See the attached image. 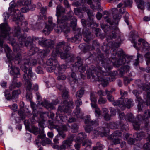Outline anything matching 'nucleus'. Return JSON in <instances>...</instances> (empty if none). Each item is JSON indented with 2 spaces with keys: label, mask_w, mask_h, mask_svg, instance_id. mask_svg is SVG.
Segmentation results:
<instances>
[{
  "label": "nucleus",
  "mask_w": 150,
  "mask_h": 150,
  "mask_svg": "<svg viewBox=\"0 0 150 150\" xmlns=\"http://www.w3.org/2000/svg\"><path fill=\"white\" fill-rule=\"evenodd\" d=\"M122 41L120 36H118L116 42H109L108 45H110L111 47L108 45L102 46L101 49L105 52L107 57L105 58L99 48H97L96 52L93 54H90L86 59L90 60L89 63L96 61L99 64H100L106 70L102 71V67L98 66L92 70L90 69H88L86 71L87 78L90 79L91 81L100 82L102 86L105 87L109 81H114L117 71H114L110 72L107 71V70L109 71L112 69L113 67L110 65L112 63L114 67H118L120 65H125L119 69L121 75H123L125 73L129 71L130 67L128 65L134 56L125 55L122 49L120 51H117L116 48L120 46Z\"/></svg>",
  "instance_id": "nucleus-1"
},
{
  "label": "nucleus",
  "mask_w": 150,
  "mask_h": 150,
  "mask_svg": "<svg viewBox=\"0 0 150 150\" xmlns=\"http://www.w3.org/2000/svg\"><path fill=\"white\" fill-rule=\"evenodd\" d=\"M15 17L13 20L16 22L17 26H15L13 31V36L11 37L10 35V28L8 27L6 23H3L0 25L1 37L4 40L7 39L12 45L17 50H21V48L24 46L29 49L28 55L29 56L33 55L38 53V55L42 59L47 55L49 52L45 50H40L34 44V40H37L42 47L46 48L52 49L54 45V42L50 39H47L43 37H38L34 36H29L26 38V37L24 35L21 34V32L20 25L21 26L22 22L21 20L24 18V17L20 10L15 9L13 10Z\"/></svg>",
  "instance_id": "nucleus-2"
},
{
  "label": "nucleus",
  "mask_w": 150,
  "mask_h": 150,
  "mask_svg": "<svg viewBox=\"0 0 150 150\" xmlns=\"http://www.w3.org/2000/svg\"><path fill=\"white\" fill-rule=\"evenodd\" d=\"M64 41L58 42L56 45V48L52 51V58L48 59L46 61V64L48 66H51L54 64L58 65L57 57L60 55L61 59H65L70 57L69 50L71 47L68 43L66 44Z\"/></svg>",
  "instance_id": "nucleus-3"
},
{
  "label": "nucleus",
  "mask_w": 150,
  "mask_h": 150,
  "mask_svg": "<svg viewBox=\"0 0 150 150\" xmlns=\"http://www.w3.org/2000/svg\"><path fill=\"white\" fill-rule=\"evenodd\" d=\"M65 9L62 6L58 5L56 8V16H57V22L58 24H61L59 26V28L55 29L57 33L63 32L65 34H67L70 31V28L69 25L68 21H71V25L74 24L76 25L77 20L75 16L70 15L72 13L70 12L68 14L67 16H63L61 20L58 18V17L60 16L62 13L65 12Z\"/></svg>",
  "instance_id": "nucleus-4"
},
{
  "label": "nucleus",
  "mask_w": 150,
  "mask_h": 150,
  "mask_svg": "<svg viewBox=\"0 0 150 150\" xmlns=\"http://www.w3.org/2000/svg\"><path fill=\"white\" fill-rule=\"evenodd\" d=\"M6 56L9 60L8 61H11L12 62H14L15 64L21 65L20 68L25 73L23 78L27 79L26 75H27L28 68L26 65L28 66H29L30 59H21V54L19 53H17L16 55L13 53L11 54L8 53L6 54Z\"/></svg>",
  "instance_id": "nucleus-5"
},
{
  "label": "nucleus",
  "mask_w": 150,
  "mask_h": 150,
  "mask_svg": "<svg viewBox=\"0 0 150 150\" xmlns=\"http://www.w3.org/2000/svg\"><path fill=\"white\" fill-rule=\"evenodd\" d=\"M81 23L83 26L85 27L82 30L84 40L86 42H88L91 40L92 38L90 30L86 27H90L93 28L98 27V24L96 23L93 21H92L90 22L87 21L84 19L81 20Z\"/></svg>",
  "instance_id": "nucleus-6"
},
{
  "label": "nucleus",
  "mask_w": 150,
  "mask_h": 150,
  "mask_svg": "<svg viewBox=\"0 0 150 150\" xmlns=\"http://www.w3.org/2000/svg\"><path fill=\"white\" fill-rule=\"evenodd\" d=\"M134 102L132 99H125L120 98L116 101L113 103V105L115 106L119 107L122 110H125L126 108L129 109L133 106Z\"/></svg>",
  "instance_id": "nucleus-7"
},
{
  "label": "nucleus",
  "mask_w": 150,
  "mask_h": 150,
  "mask_svg": "<svg viewBox=\"0 0 150 150\" xmlns=\"http://www.w3.org/2000/svg\"><path fill=\"white\" fill-rule=\"evenodd\" d=\"M145 133L141 131L140 132H136L133 135V138L132 137V134L124 133L123 135V139L126 141H140L144 138L145 136Z\"/></svg>",
  "instance_id": "nucleus-8"
},
{
  "label": "nucleus",
  "mask_w": 150,
  "mask_h": 150,
  "mask_svg": "<svg viewBox=\"0 0 150 150\" xmlns=\"http://www.w3.org/2000/svg\"><path fill=\"white\" fill-rule=\"evenodd\" d=\"M18 6L23 5V7L21 9L22 12L25 13L30 10H33L35 8V5L31 4V0H18L17 2Z\"/></svg>",
  "instance_id": "nucleus-9"
},
{
  "label": "nucleus",
  "mask_w": 150,
  "mask_h": 150,
  "mask_svg": "<svg viewBox=\"0 0 150 150\" xmlns=\"http://www.w3.org/2000/svg\"><path fill=\"white\" fill-rule=\"evenodd\" d=\"M43 113L40 114V118L38 121L39 126L40 127V132L41 133L40 135H38L37 138L38 139H41L42 141H51L48 138L46 137V134H44V126L45 120L43 116Z\"/></svg>",
  "instance_id": "nucleus-10"
},
{
  "label": "nucleus",
  "mask_w": 150,
  "mask_h": 150,
  "mask_svg": "<svg viewBox=\"0 0 150 150\" xmlns=\"http://www.w3.org/2000/svg\"><path fill=\"white\" fill-rule=\"evenodd\" d=\"M84 123L86 125L85 129L86 131L88 133H90L93 130V128L98 125V121L97 120H91V117L90 115H87L86 119L84 120Z\"/></svg>",
  "instance_id": "nucleus-11"
},
{
  "label": "nucleus",
  "mask_w": 150,
  "mask_h": 150,
  "mask_svg": "<svg viewBox=\"0 0 150 150\" xmlns=\"http://www.w3.org/2000/svg\"><path fill=\"white\" fill-rule=\"evenodd\" d=\"M63 103L65 104L62 106H59L58 108V111L64 113H68V115H70L71 112V110L70 108H73L74 107V102L72 100L68 102L67 100L63 101Z\"/></svg>",
  "instance_id": "nucleus-12"
},
{
  "label": "nucleus",
  "mask_w": 150,
  "mask_h": 150,
  "mask_svg": "<svg viewBox=\"0 0 150 150\" xmlns=\"http://www.w3.org/2000/svg\"><path fill=\"white\" fill-rule=\"evenodd\" d=\"M100 44L97 40H94L93 41L92 45L82 43L79 46V47L84 52H86L89 51H92L95 49L94 46H99Z\"/></svg>",
  "instance_id": "nucleus-13"
},
{
  "label": "nucleus",
  "mask_w": 150,
  "mask_h": 150,
  "mask_svg": "<svg viewBox=\"0 0 150 150\" xmlns=\"http://www.w3.org/2000/svg\"><path fill=\"white\" fill-rule=\"evenodd\" d=\"M27 79H25L24 78V79L27 82V86L26 88L27 90L31 91L32 88V84L31 82L30 81V80L34 77L35 79L36 77L35 74V73H33L32 71V68L30 67L28 70V74L27 73V75H26Z\"/></svg>",
  "instance_id": "nucleus-14"
},
{
  "label": "nucleus",
  "mask_w": 150,
  "mask_h": 150,
  "mask_svg": "<svg viewBox=\"0 0 150 150\" xmlns=\"http://www.w3.org/2000/svg\"><path fill=\"white\" fill-rule=\"evenodd\" d=\"M125 120L127 122H132L133 126L136 130L142 129L140 128V125L139 122L135 121L134 117L131 113H128L126 115Z\"/></svg>",
  "instance_id": "nucleus-15"
},
{
  "label": "nucleus",
  "mask_w": 150,
  "mask_h": 150,
  "mask_svg": "<svg viewBox=\"0 0 150 150\" xmlns=\"http://www.w3.org/2000/svg\"><path fill=\"white\" fill-rule=\"evenodd\" d=\"M4 95L6 98L8 100L11 99L16 100L18 98V95L21 93V91L20 89H18L13 91L11 95L8 90H6L4 92Z\"/></svg>",
  "instance_id": "nucleus-16"
},
{
  "label": "nucleus",
  "mask_w": 150,
  "mask_h": 150,
  "mask_svg": "<svg viewBox=\"0 0 150 150\" xmlns=\"http://www.w3.org/2000/svg\"><path fill=\"white\" fill-rule=\"evenodd\" d=\"M72 141H64L62 145L59 146L57 144L59 143L58 141H53L54 143L52 144V146L54 149L59 150H64L66 148H68L71 146Z\"/></svg>",
  "instance_id": "nucleus-17"
},
{
  "label": "nucleus",
  "mask_w": 150,
  "mask_h": 150,
  "mask_svg": "<svg viewBox=\"0 0 150 150\" xmlns=\"http://www.w3.org/2000/svg\"><path fill=\"white\" fill-rule=\"evenodd\" d=\"M77 58L78 61L75 63V66L78 68V70L80 72H84L86 70L87 65L83 64V60L80 57H78Z\"/></svg>",
  "instance_id": "nucleus-18"
},
{
  "label": "nucleus",
  "mask_w": 150,
  "mask_h": 150,
  "mask_svg": "<svg viewBox=\"0 0 150 150\" xmlns=\"http://www.w3.org/2000/svg\"><path fill=\"white\" fill-rule=\"evenodd\" d=\"M76 31L78 32V34L75 35L74 37L68 38L67 41L75 43L77 42H79L81 40L82 38V35L81 34V29L78 28L77 29Z\"/></svg>",
  "instance_id": "nucleus-19"
},
{
  "label": "nucleus",
  "mask_w": 150,
  "mask_h": 150,
  "mask_svg": "<svg viewBox=\"0 0 150 150\" xmlns=\"http://www.w3.org/2000/svg\"><path fill=\"white\" fill-rule=\"evenodd\" d=\"M87 0H82L84 2ZM100 0H97L95 1V4L96 6H95L92 3V0H87V3L88 4L90 5V7L91 9L95 10H97L98 11L101 10L102 9L101 8V3L100 2Z\"/></svg>",
  "instance_id": "nucleus-20"
},
{
  "label": "nucleus",
  "mask_w": 150,
  "mask_h": 150,
  "mask_svg": "<svg viewBox=\"0 0 150 150\" xmlns=\"http://www.w3.org/2000/svg\"><path fill=\"white\" fill-rule=\"evenodd\" d=\"M122 135V132L119 130L115 131L111 134L108 136L107 138L109 140L112 141H120V138Z\"/></svg>",
  "instance_id": "nucleus-21"
},
{
  "label": "nucleus",
  "mask_w": 150,
  "mask_h": 150,
  "mask_svg": "<svg viewBox=\"0 0 150 150\" xmlns=\"http://www.w3.org/2000/svg\"><path fill=\"white\" fill-rule=\"evenodd\" d=\"M8 63L9 68L8 70L11 69L10 72L12 76L17 75L20 74V69L16 67L15 66L13 65L11 61H8Z\"/></svg>",
  "instance_id": "nucleus-22"
},
{
  "label": "nucleus",
  "mask_w": 150,
  "mask_h": 150,
  "mask_svg": "<svg viewBox=\"0 0 150 150\" xmlns=\"http://www.w3.org/2000/svg\"><path fill=\"white\" fill-rule=\"evenodd\" d=\"M106 129H108L107 128L102 127H99L97 129L98 130L95 131V132L94 133L97 134L102 137H106L108 132V131L106 130Z\"/></svg>",
  "instance_id": "nucleus-23"
},
{
  "label": "nucleus",
  "mask_w": 150,
  "mask_h": 150,
  "mask_svg": "<svg viewBox=\"0 0 150 150\" xmlns=\"http://www.w3.org/2000/svg\"><path fill=\"white\" fill-rule=\"evenodd\" d=\"M150 118V110H147L144 113L143 119H146V122L144 123V126L143 128L147 129L148 128L149 123V121L148 118Z\"/></svg>",
  "instance_id": "nucleus-24"
},
{
  "label": "nucleus",
  "mask_w": 150,
  "mask_h": 150,
  "mask_svg": "<svg viewBox=\"0 0 150 150\" xmlns=\"http://www.w3.org/2000/svg\"><path fill=\"white\" fill-rule=\"evenodd\" d=\"M69 82L70 85L73 87L75 84L78 83V80L76 74L74 72H72L71 76L69 77Z\"/></svg>",
  "instance_id": "nucleus-25"
},
{
  "label": "nucleus",
  "mask_w": 150,
  "mask_h": 150,
  "mask_svg": "<svg viewBox=\"0 0 150 150\" xmlns=\"http://www.w3.org/2000/svg\"><path fill=\"white\" fill-rule=\"evenodd\" d=\"M17 76H14L13 81L11 84V85L9 87L10 90H12L16 87L19 88L21 86V84L20 82L19 83L17 82Z\"/></svg>",
  "instance_id": "nucleus-26"
},
{
  "label": "nucleus",
  "mask_w": 150,
  "mask_h": 150,
  "mask_svg": "<svg viewBox=\"0 0 150 150\" xmlns=\"http://www.w3.org/2000/svg\"><path fill=\"white\" fill-rule=\"evenodd\" d=\"M41 104L48 110H52L54 109V108L52 103H50L46 100H44L43 102H41Z\"/></svg>",
  "instance_id": "nucleus-27"
},
{
  "label": "nucleus",
  "mask_w": 150,
  "mask_h": 150,
  "mask_svg": "<svg viewBox=\"0 0 150 150\" xmlns=\"http://www.w3.org/2000/svg\"><path fill=\"white\" fill-rule=\"evenodd\" d=\"M135 83L138 87L142 88L144 91H146L150 88L148 86H145L143 83H142L141 80L139 79L136 80L135 81Z\"/></svg>",
  "instance_id": "nucleus-28"
},
{
  "label": "nucleus",
  "mask_w": 150,
  "mask_h": 150,
  "mask_svg": "<svg viewBox=\"0 0 150 150\" xmlns=\"http://www.w3.org/2000/svg\"><path fill=\"white\" fill-rule=\"evenodd\" d=\"M103 113V116L105 121H108L111 118V115L108 113L109 111L107 108H104L102 109Z\"/></svg>",
  "instance_id": "nucleus-29"
},
{
  "label": "nucleus",
  "mask_w": 150,
  "mask_h": 150,
  "mask_svg": "<svg viewBox=\"0 0 150 150\" xmlns=\"http://www.w3.org/2000/svg\"><path fill=\"white\" fill-rule=\"evenodd\" d=\"M36 104L34 103H31V107L33 110L32 118L33 119H34L35 117H37L38 115V112L36 109Z\"/></svg>",
  "instance_id": "nucleus-30"
},
{
  "label": "nucleus",
  "mask_w": 150,
  "mask_h": 150,
  "mask_svg": "<svg viewBox=\"0 0 150 150\" xmlns=\"http://www.w3.org/2000/svg\"><path fill=\"white\" fill-rule=\"evenodd\" d=\"M112 28L113 30L114 31H112L111 34L110 35H109L108 36V37L107 38V39L108 42V38L110 39L115 38L116 37L117 33L115 31H119L118 28L117 27V26L113 27Z\"/></svg>",
  "instance_id": "nucleus-31"
},
{
  "label": "nucleus",
  "mask_w": 150,
  "mask_h": 150,
  "mask_svg": "<svg viewBox=\"0 0 150 150\" xmlns=\"http://www.w3.org/2000/svg\"><path fill=\"white\" fill-rule=\"evenodd\" d=\"M136 102L138 103V108L139 111H141L142 110V106H143V100L141 97L139 96L136 97Z\"/></svg>",
  "instance_id": "nucleus-32"
},
{
  "label": "nucleus",
  "mask_w": 150,
  "mask_h": 150,
  "mask_svg": "<svg viewBox=\"0 0 150 150\" xmlns=\"http://www.w3.org/2000/svg\"><path fill=\"white\" fill-rule=\"evenodd\" d=\"M54 28L52 27L46 25L43 30V33L46 35H49L50 33V31L52 30Z\"/></svg>",
  "instance_id": "nucleus-33"
},
{
  "label": "nucleus",
  "mask_w": 150,
  "mask_h": 150,
  "mask_svg": "<svg viewBox=\"0 0 150 150\" xmlns=\"http://www.w3.org/2000/svg\"><path fill=\"white\" fill-rule=\"evenodd\" d=\"M139 9L144 10V2L143 0H134Z\"/></svg>",
  "instance_id": "nucleus-34"
},
{
  "label": "nucleus",
  "mask_w": 150,
  "mask_h": 150,
  "mask_svg": "<svg viewBox=\"0 0 150 150\" xmlns=\"http://www.w3.org/2000/svg\"><path fill=\"white\" fill-rule=\"evenodd\" d=\"M57 131L58 132V134L56 136L53 141H59L60 139L59 138H60L62 137L63 138H64L65 137V134L64 132L62 131Z\"/></svg>",
  "instance_id": "nucleus-35"
},
{
  "label": "nucleus",
  "mask_w": 150,
  "mask_h": 150,
  "mask_svg": "<svg viewBox=\"0 0 150 150\" xmlns=\"http://www.w3.org/2000/svg\"><path fill=\"white\" fill-rule=\"evenodd\" d=\"M67 67V66L65 64L57 66V69L58 73H63L65 71Z\"/></svg>",
  "instance_id": "nucleus-36"
},
{
  "label": "nucleus",
  "mask_w": 150,
  "mask_h": 150,
  "mask_svg": "<svg viewBox=\"0 0 150 150\" xmlns=\"http://www.w3.org/2000/svg\"><path fill=\"white\" fill-rule=\"evenodd\" d=\"M136 37H137V36L134 34H131L129 37V39L132 42L133 44L134 47L137 48V42L135 38Z\"/></svg>",
  "instance_id": "nucleus-37"
},
{
  "label": "nucleus",
  "mask_w": 150,
  "mask_h": 150,
  "mask_svg": "<svg viewBox=\"0 0 150 150\" xmlns=\"http://www.w3.org/2000/svg\"><path fill=\"white\" fill-rule=\"evenodd\" d=\"M87 137V135L85 133L81 132L78 134L77 136V141H83Z\"/></svg>",
  "instance_id": "nucleus-38"
},
{
  "label": "nucleus",
  "mask_w": 150,
  "mask_h": 150,
  "mask_svg": "<svg viewBox=\"0 0 150 150\" xmlns=\"http://www.w3.org/2000/svg\"><path fill=\"white\" fill-rule=\"evenodd\" d=\"M18 113L20 117H17L15 118V121L17 123L19 122L21 120H23L25 119V117L22 112L19 111Z\"/></svg>",
  "instance_id": "nucleus-39"
},
{
  "label": "nucleus",
  "mask_w": 150,
  "mask_h": 150,
  "mask_svg": "<svg viewBox=\"0 0 150 150\" xmlns=\"http://www.w3.org/2000/svg\"><path fill=\"white\" fill-rule=\"evenodd\" d=\"M108 126L110 128L112 129H116L119 127V125L117 122H110L108 124Z\"/></svg>",
  "instance_id": "nucleus-40"
},
{
  "label": "nucleus",
  "mask_w": 150,
  "mask_h": 150,
  "mask_svg": "<svg viewBox=\"0 0 150 150\" xmlns=\"http://www.w3.org/2000/svg\"><path fill=\"white\" fill-rule=\"evenodd\" d=\"M40 129H38L37 127H36L35 126H33L31 129V132L33 133L35 135H37L38 134L39 135L41 134V133L40 132Z\"/></svg>",
  "instance_id": "nucleus-41"
},
{
  "label": "nucleus",
  "mask_w": 150,
  "mask_h": 150,
  "mask_svg": "<svg viewBox=\"0 0 150 150\" xmlns=\"http://www.w3.org/2000/svg\"><path fill=\"white\" fill-rule=\"evenodd\" d=\"M121 18V16L119 14H115L113 16V22L116 24H118Z\"/></svg>",
  "instance_id": "nucleus-42"
},
{
  "label": "nucleus",
  "mask_w": 150,
  "mask_h": 150,
  "mask_svg": "<svg viewBox=\"0 0 150 150\" xmlns=\"http://www.w3.org/2000/svg\"><path fill=\"white\" fill-rule=\"evenodd\" d=\"M77 136L75 134H69L67 137V139L65 141H77Z\"/></svg>",
  "instance_id": "nucleus-43"
},
{
  "label": "nucleus",
  "mask_w": 150,
  "mask_h": 150,
  "mask_svg": "<svg viewBox=\"0 0 150 150\" xmlns=\"http://www.w3.org/2000/svg\"><path fill=\"white\" fill-rule=\"evenodd\" d=\"M58 65H56L54 64V65L51 66H49L46 68L47 71L49 72H52L54 70L56 69Z\"/></svg>",
  "instance_id": "nucleus-44"
},
{
  "label": "nucleus",
  "mask_w": 150,
  "mask_h": 150,
  "mask_svg": "<svg viewBox=\"0 0 150 150\" xmlns=\"http://www.w3.org/2000/svg\"><path fill=\"white\" fill-rule=\"evenodd\" d=\"M84 93V91L81 89L77 91L76 93L77 99L81 98Z\"/></svg>",
  "instance_id": "nucleus-45"
},
{
  "label": "nucleus",
  "mask_w": 150,
  "mask_h": 150,
  "mask_svg": "<svg viewBox=\"0 0 150 150\" xmlns=\"http://www.w3.org/2000/svg\"><path fill=\"white\" fill-rule=\"evenodd\" d=\"M79 127L78 125L75 123L73 124L71 126V130L73 133L77 132Z\"/></svg>",
  "instance_id": "nucleus-46"
},
{
  "label": "nucleus",
  "mask_w": 150,
  "mask_h": 150,
  "mask_svg": "<svg viewBox=\"0 0 150 150\" xmlns=\"http://www.w3.org/2000/svg\"><path fill=\"white\" fill-rule=\"evenodd\" d=\"M142 146L140 148L142 147L143 150H150V141L144 144L143 146L142 145Z\"/></svg>",
  "instance_id": "nucleus-47"
},
{
  "label": "nucleus",
  "mask_w": 150,
  "mask_h": 150,
  "mask_svg": "<svg viewBox=\"0 0 150 150\" xmlns=\"http://www.w3.org/2000/svg\"><path fill=\"white\" fill-rule=\"evenodd\" d=\"M139 141H128V143L130 145L134 144L135 146H137L139 147L142 146V144L139 142H138Z\"/></svg>",
  "instance_id": "nucleus-48"
},
{
  "label": "nucleus",
  "mask_w": 150,
  "mask_h": 150,
  "mask_svg": "<svg viewBox=\"0 0 150 150\" xmlns=\"http://www.w3.org/2000/svg\"><path fill=\"white\" fill-rule=\"evenodd\" d=\"M125 6H129L131 7L132 6V0H123Z\"/></svg>",
  "instance_id": "nucleus-49"
},
{
  "label": "nucleus",
  "mask_w": 150,
  "mask_h": 150,
  "mask_svg": "<svg viewBox=\"0 0 150 150\" xmlns=\"http://www.w3.org/2000/svg\"><path fill=\"white\" fill-rule=\"evenodd\" d=\"M48 22L49 24L47 25L52 27L54 28L56 26V24L52 22V17L50 16L49 17Z\"/></svg>",
  "instance_id": "nucleus-50"
},
{
  "label": "nucleus",
  "mask_w": 150,
  "mask_h": 150,
  "mask_svg": "<svg viewBox=\"0 0 150 150\" xmlns=\"http://www.w3.org/2000/svg\"><path fill=\"white\" fill-rule=\"evenodd\" d=\"M67 125H62L60 126L57 129V130L60 131H62L64 132L65 131H66L67 129Z\"/></svg>",
  "instance_id": "nucleus-51"
},
{
  "label": "nucleus",
  "mask_w": 150,
  "mask_h": 150,
  "mask_svg": "<svg viewBox=\"0 0 150 150\" xmlns=\"http://www.w3.org/2000/svg\"><path fill=\"white\" fill-rule=\"evenodd\" d=\"M129 14L128 13L126 12L125 15L123 16L125 21L128 25H129Z\"/></svg>",
  "instance_id": "nucleus-52"
},
{
  "label": "nucleus",
  "mask_w": 150,
  "mask_h": 150,
  "mask_svg": "<svg viewBox=\"0 0 150 150\" xmlns=\"http://www.w3.org/2000/svg\"><path fill=\"white\" fill-rule=\"evenodd\" d=\"M59 118L60 120H59L62 122H65L67 120V116L64 115H59Z\"/></svg>",
  "instance_id": "nucleus-53"
},
{
  "label": "nucleus",
  "mask_w": 150,
  "mask_h": 150,
  "mask_svg": "<svg viewBox=\"0 0 150 150\" xmlns=\"http://www.w3.org/2000/svg\"><path fill=\"white\" fill-rule=\"evenodd\" d=\"M80 109H81L79 107H76V108L74 111V113L77 117H78V115L80 113Z\"/></svg>",
  "instance_id": "nucleus-54"
},
{
  "label": "nucleus",
  "mask_w": 150,
  "mask_h": 150,
  "mask_svg": "<svg viewBox=\"0 0 150 150\" xmlns=\"http://www.w3.org/2000/svg\"><path fill=\"white\" fill-rule=\"evenodd\" d=\"M106 99L105 98L100 97L98 100V103L100 104H104L106 103Z\"/></svg>",
  "instance_id": "nucleus-55"
},
{
  "label": "nucleus",
  "mask_w": 150,
  "mask_h": 150,
  "mask_svg": "<svg viewBox=\"0 0 150 150\" xmlns=\"http://www.w3.org/2000/svg\"><path fill=\"white\" fill-rule=\"evenodd\" d=\"M140 69L142 71L150 73V67H147L146 68L142 67H140Z\"/></svg>",
  "instance_id": "nucleus-56"
},
{
  "label": "nucleus",
  "mask_w": 150,
  "mask_h": 150,
  "mask_svg": "<svg viewBox=\"0 0 150 150\" xmlns=\"http://www.w3.org/2000/svg\"><path fill=\"white\" fill-rule=\"evenodd\" d=\"M98 147L103 149L104 147V146L103 145L100 144V142H98L96 144V146L93 147V150H97Z\"/></svg>",
  "instance_id": "nucleus-57"
},
{
  "label": "nucleus",
  "mask_w": 150,
  "mask_h": 150,
  "mask_svg": "<svg viewBox=\"0 0 150 150\" xmlns=\"http://www.w3.org/2000/svg\"><path fill=\"white\" fill-rule=\"evenodd\" d=\"M75 103L76 105V107H79L82 104V101L81 98L77 99L75 101Z\"/></svg>",
  "instance_id": "nucleus-58"
},
{
  "label": "nucleus",
  "mask_w": 150,
  "mask_h": 150,
  "mask_svg": "<svg viewBox=\"0 0 150 150\" xmlns=\"http://www.w3.org/2000/svg\"><path fill=\"white\" fill-rule=\"evenodd\" d=\"M132 79L128 78L127 77H125L124 79V82L125 85H127L132 80Z\"/></svg>",
  "instance_id": "nucleus-59"
},
{
  "label": "nucleus",
  "mask_w": 150,
  "mask_h": 150,
  "mask_svg": "<svg viewBox=\"0 0 150 150\" xmlns=\"http://www.w3.org/2000/svg\"><path fill=\"white\" fill-rule=\"evenodd\" d=\"M95 34L96 36H100L101 35L100 31H101L100 28H96L95 29Z\"/></svg>",
  "instance_id": "nucleus-60"
},
{
  "label": "nucleus",
  "mask_w": 150,
  "mask_h": 150,
  "mask_svg": "<svg viewBox=\"0 0 150 150\" xmlns=\"http://www.w3.org/2000/svg\"><path fill=\"white\" fill-rule=\"evenodd\" d=\"M90 99L91 103H96L97 101L96 98L95 97L92 93H91Z\"/></svg>",
  "instance_id": "nucleus-61"
},
{
  "label": "nucleus",
  "mask_w": 150,
  "mask_h": 150,
  "mask_svg": "<svg viewBox=\"0 0 150 150\" xmlns=\"http://www.w3.org/2000/svg\"><path fill=\"white\" fill-rule=\"evenodd\" d=\"M140 55L139 53H138L137 56V58L134 63V66H137L139 64Z\"/></svg>",
  "instance_id": "nucleus-62"
},
{
  "label": "nucleus",
  "mask_w": 150,
  "mask_h": 150,
  "mask_svg": "<svg viewBox=\"0 0 150 150\" xmlns=\"http://www.w3.org/2000/svg\"><path fill=\"white\" fill-rule=\"evenodd\" d=\"M95 114L96 116L99 117L101 115V111L100 109L98 108L95 110Z\"/></svg>",
  "instance_id": "nucleus-63"
},
{
  "label": "nucleus",
  "mask_w": 150,
  "mask_h": 150,
  "mask_svg": "<svg viewBox=\"0 0 150 150\" xmlns=\"http://www.w3.org/2000/svg\"><path fill=\"white\" fill-rule=\"evenodd\" d=\"M36 71L38 74H43V71L42 69V68L40 66H38L36 69Z\"/></svg>",
  "instance_id": "nucleus-64"
}]
</instances>
